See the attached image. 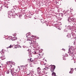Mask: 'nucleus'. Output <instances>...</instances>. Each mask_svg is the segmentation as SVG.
Returning a JSON list of instances; mask_svg holds the SVG:
<instances>
[{
	"label": "nucleus",
	"mask_w": 76,
	"mask_h": 76,
	"mask_svg": "<svg viewBox=\"0 0 76 76\" xmlns=\"http://www.w3.org/2000/svg\"><path fill=\"white\" fill-rule=\"evenodd\" d=\"M75 69H76V68H75Z\"/></svg>",
	"instance_id": "c9c22d12"
},
{
	"label": "nucleus",
	"mask_w": 76,
	"mask_h": 76,
	"mask_svg": "<svg viewBox=\"0 0 76 76\" xmlns=\"http://www.w3.org/2000/svg\"><path fill=\"white\" fill-rule=\"evenodd\" d=\"M0 67H1V66H0Z\"/></svg>",
	"instance_id": "58836bf2"
},
{
	"label": "nucleus",
	"mask_w": 76,
	"mask_h": 76,
	"mask_svg": "<svg viewBox=\"0 0 76 76\" xmlns=\"http://www.w3.org/2000/svg\"><path fill=\"white\" fill-rule=\"evenodd\" d=\"M20 15H19V17H20Z\"/></svg>",
	"instance_id": "473e14b6"
},
{
	"label": "nucleus",
	"mask_w": 76,
	"mask_h": 76,
	"mask_svg": "<svg viewBox=\"0 0 76 76\" xmlns=\"http://www.w3.org/2000/svg\"><path fill=\"white\" fill-rule=\"evenodd\" d=\"M8 48H12V45H10V46Z\"/></svg>",
	"instance_id": "a211bd4d"
},
{
	"label": "nucleus",
	"mask_w": 76,
	"mask_h": 76,
	"mask_svg": "<svg viewBox=\"0 0 76 76\" xmlns=\"http://www.w3.org/2000/svg\"><path fill=\"white\" fill-rule=\"evenodd\" d=\"M35 42H35V41H33V44H35Z\"/></svg>",
	"instance_id": "aec40b11"
},
{
	"label": "nucleus",
	"mask_w": 76,
	"mask_h": 76,
	"mask_svg": "<svg viewBox=\"0 0 76 76\" xmlns=\"http://www.w3.org/2000/svg\"><path fill=\"white\" fill-rule=\"evenodd\" d=\"M45 61L46 62H47V61L46 60H45Z\"/></svg>",
	"instance_id": "c85d7f7f"
},
{
	"label": "nucleus",
	"mask_w": 76,
	"mask_h": 76,
	"mask_svg": "<svg viewBox=\"0 0 76 76\" xmlns=\"http://www.w3.org/2000/svg\"><path fill=\"white\" fill-rule=\"evenodd\" d=\"M50 66H51V67H56V66H55V65H50Z\"/></svg>",
	"instance_id": "2eb2a0df"
},
{
	"label": "nucleus",
	"mask_w": 76,
	"mask_h": 76,
	"mask_svg": "<svg viewBox=\"0 0 76 76\" xmlns=\"http://www.w3.org/2000/svg\"><path fill=\"white\" fill-rule=\"evenodd\" d=\"M2 52H3V50H2Z\"/></svg>",
	"instance_id": "2f4dec72"
},
{
	"label": "nucleus",
	"mask_w": 76,
	"mask_h": 76,
	"mask_svg": "<svg viewBox=\"0 0 76 76\" xmlns=\"http://www.w3.org/2000/svg\"><path fill=\"white\" fill-rule=\"evenodd\" d=\"M52 76H56V74L55 72H53L52 74Z\"/></svg>",
	"instance_id": "1a4fd4ad"
},
{
	"label": "nucleus",
	"mask_w": 76,
	"mask_h": 76,
	"mask_svg": "<svg viewBox=\"0 0 76 76\" xmlns=\"http://www.w3.org/2000/svg\"><path fill=\"white\" fill-rule=\"evenodd\" d=\"M12 37L11 36H10L8 38V39L9 40H12Z\"/></svg>",
	"instance_id": "0eeeda50"
},
{
	"label": "nucleus",
	"mask_w": 76,
	"mask_h": 76,
	"mask_svg": "<svg viewBox=\"0 0 76 76\" xmlns=\"http://www.w3.org/2000/svg\"><path fill=\"white\" fill-rule=\"evenodd\" d=\"M27 75H29V74H28Z\"/></svg>",
	"instance_id": "f704fd0d"
},
{
	"label": "nucleus",
	"mask_w": 76,
	"mask_h": 76,
	"mask_svg": "<svg viewBox=\"0 0 76 76\" xmlns=\"http://www.w3.org/2000/svg\"><path fill=\"white\" fill-rule=\"evenodd\" d=\"M12 63H10V62H7L6 63V65L7 66V67H12L13 65L11 64Z\"/></svg>",
	"instance_id": "f03ea898"
},
{
	"label": "nucleus",
	"mask_w": 76,
	"mask_h": 76,
	"mask_svg": "<svg viewBox=\"0 0 76 76\" xmlns=\"http://www.w3.org/2000/svg\"><path fill=\"white\" fill-rule=\"evenodd\" d=\"M71 70H72V69H71Z\"/></svg>",
	"instance_id": "e433bc0d"
},
{
	"label": "nucleus",
	"mask_w": 76,
	"mask_h": 76,
	"mask_svg": "<svg viewBox=\"0 0 76 76\" xmlns=\"http://www.w3.org/2000/svg\"><path fill=\"white\" fill-rule=\"evenodd\" d=\"M69 73H72L71 72V71H70V72H69Z\"/></svg>",
	"instance_id": "cd10ccee"
},
{
	"label": "nucleus",
	"mask_w": 76,
	"mask_h": 76,
	"mask_svg": "<svg viewBox=\"0 0 76 76\" xmlns=\"http://www.w3.org/2000/svg\"><path fill=\"white\" fill-rule=\"evenodd\" d=\"M34 54H36V52H34Z\"/></svg>",
	"instance_id": "a878e982"
},
{
	"label": "nucleus",
	"mask_w": 76,
	"mask_h": 76,
	"mask_svg": "<svg viewBox=\"0 0 76 76\" xmlns=\"http://www.w3.org/2000/svg\"><path fill=\"white\" fill-rule=\"evenodd\" d=\"M69 35H67V37H68V36H69Z\"/></svg>",
	"instance_id": "7c9ffc66"
},
{
	"label": "nucleus",
	"mask_w": 76,
	"mask_h": 76,
	"mask_svg": "<svg viewBox=\"0 0 76 76\" xmlns=\"http://www.w3.org/2000/svg\"><path fill=\"white\" fill-rule=\"evenodd\" d=\"M65 14L66 15H66H69V13H67V12H65Z\"/></svg>",
	"instance_id": "4468645a"
},
{
	"label": "nucleus",
	"mask_w": 76,
	"mask_h": 76,
	"mask_svg": "<svg viewBox=\"0 0 76 76\" xmlns=\"http://www.w3.org/2000/svg\"><path fill=\"white\" fill-rule=\"evenodd\" d=\"M73 18H72V19H71V20H72V21H73Z\"/></svg>",
	"instance_id": "bb28decb"
},
{
	"label": "nucleus",
	"mask_w": 76,
	"mask_h": 76,
	"mask_svg": "<svg viewBox=\"0 0 76 76\" xmlns=\"http://www.w3.org/2000/svg\"><path fill=\"white\" fill-rule=\"evenodd\" d=\"M43 63L44 64V65H45V64H46V63H44V62H43Z\"/></svg>",
	"instance_id": "393cba45"
},
{
	"label": "nucleus",
	"mask_w": 76,
	"mask_h": 76,
	"mask_svg": "<svg viewBox=\"0 0 76 76\" xmlns=\"http://www.w3.org/2000/svg\"><path fill=\"white\" fill-rule=\"evenodd\" d=\"M37 71H40L41 70V68L39 67H38L37 69Z\"/></svg>",
	"instance_id": "6e6552de"
},
{
	"label": "nucleus",
	"mask_w": 76,
	"mask_h": 76,
	"mask_svg": "<svg viewBox=\"0 0 76 76\" xmlns=\"http://www.w3.org/2000/svg\"><path fill=\"white\" fill-rule=\"evenodd\" d=\"M31 37H32L34 38V36H31Z\"/></svg>",
	"instance_id": "b1692460"
},
{
	"label": "nucleus",
	"mask_w": 76,
	"mask_h": 76,
	"mask_svg": "<svg viewBox=\"0 0 76 76\" xmlns=\"http://www.w3.org/2000/svg\"><path fill=\"white\" fill-rule=\"evenodd\" d=\"M9 73V71H8L7 72V74H8V73Z\"/></svg>",
	"instance_id": "6ab92c4d"
},
{
	"label": "nucleus",
	"mask_w": 76,
	"mask_h": 76,
	"mask_svg": "<svg viewBox=\"0 0 76 76\" xmlns=\"http://www.w3.org/2000/svg\"><path fill=\"white\" fill-rule=\"evenodd\" d=\"M21 46H20V45H18L17 46V48H21Z\"/></svg>",
	"instance_id": "9b49d317"
},
{
	"label": "nucleus",
	"mask_w": 76,
	"mask_h": 76,
	"mask_svg": "<svg viewBox=\"0 0 76 76\" xmlns=\"http://www.w3.org/2000/svg\"><path fill=\"white\" fill-rule=\"evenodd\" d=\"M56 68V67H52L51 68L50 70L52 72H53L54 69H55V68Z\"/></svg>",
	"instance_id": "20e7f679"
},
{
	"label": "nucleus",
	"mask_w": 76,
	"mask_h": 76,
	"mask_svg": "<svg viewBox=\"0 0 76 76\" xmlns=\"http://www.w3.org/2000/svg\"><path fill=\"white\" fill-rule=\"evenodd\" d=\"M47 26H48V25H47Z\"/></svg>",
	"instance_id": "4c0bfd02"
},
{
	"label": "nucleus",
	"mask_w": 76,
	"mask_h": 76,
	"mask_svg": "<svg viewBox=\"0 0 76 76\" xmlns=\"http://www.w3.org/2000/svg\"><path fill=\"white\" fill-rule=\"evenodd\" d=\"M17 39V38L15 37H14L12 38V41H15V40H16Z\"/></svg>",
	"instance_id": "39448f33"
},
{
	"label": "nucleus",
	"mask_w": 76,
	"mask_h": 76,
	"mask_svg": "<svg viewBox=\"0 0 76 76\" xmlns=\"http://www.w3.org/2000/svg\"><path fill=\"white\" fill-rule=\"evenodd\" d=\"M41 58V56H39L38 57V58Z\"/></svg>",
	"instance_id": "f3484780"
},
{
	"label": "nucleus",
	"mask_w": 76,
	"mask_h": 76,
	"mask_svg": "<svg viewBox=\"0 0 76 76\" xmlns=\"http://www.w3.org/2000/svg\"><path fill=\"white\" fill-rule=\"evenodd\" d=\"M28 66V65H26V66H21V67H22V66H25L26 67V66Z\"/></svg>",
	"instance_id": "412c9836"
},
{
	"label": "nucleus",
	"mask_w": 76,
	"mask_h": 76,
	"mask_svg": "<svg viewBox=\"0 0 76 76\" xmlns=\"http://www.w3.org/2000/svg\"><path fill=\"white\" fill-rule=\"evenodd\" d=\"M26 37H28V36H27Z\"/></svg>",
	"instance_id": "72a5a7b5"
},
{
	"label": "nucleus",
	"mask_w": 76,
	"mask_h": 76,
	"mask_svg": "<svg viewBox=\"0 0 76 76\" xmlns=\"http://www.w3.org/2000/svg\"><path fill=\"white\" fill-rule=\"evenodd\" d=\"M69 52L68 53H69V56H72V58H74L75 57V56L73 55V49H72V48H69Z\"/></svg>",
	"instance_id": "f257e3e1"
},
{
	"label": "nucleus",
	"mask_w": 76,
	"mask_h": 76,
	"mask_svg": "<svg viewBox=\"0 0 76 76\" xmlns=\"http://www.w3.org/2000/svg\"><path fill=\"white\" fill-rule=\"evenodd\" d=\"M44 69H45V70H47V69H48V67H46L45 68H44Z\"/></svg>",
	"instance_id": "f8f14e48"
},
{
	"label": "nucleus",
	"mask_w": 76,
	"mask_h": 76,
	"mask_svg": "<svg viewBox=\"0 0 76 76\" xmlns=\"http://www.w3.org/2000/svg\"><path fill=\"white\" fill-rule=\"evenodd\" d=\"M40 55H41V54H37V56L38 57H39V56H40Z\"/></svg>",
	"instance_id": "dca6fc26"
},
{
	"label": "nucleus",
	"mask_w": 76,
	"mask_h": 76,
	"mask_svg": "<svg viewBox=\"0 0 76 76\" xmlns=\"http://www.w3.org/2000/svg\"><path fill=\"white\" fill-rule=\"evenodd\" d=\"M27 41H28V42L29 44L30 45L32 44V40H31V39H28V40H27Z\"/></svg>",
	"instance_id": "7ed1b4c3"
},
{
	"label": "nucleus",
	"mask_w": 76,
	"mask_h": 76,
	"mask_svg": "<svg viewBox=\"0 0 76 76\" xmlns=\"http://www.w3.org/2000/svg\"><path fill=\"white\" fill-rule=\"evenodd\" d=\"M30 34H31V33L30 32L28 33V34H27L26 35H28V34H29V35H30Z\"/></svg>",
	"instance_id": "4be33fe9"
},
{
	"label": "nucleus",
	"mask_w": 76,
	"mask_h": 76,
	"mask_svg": "<svg viewBox=\"0 0 76 76\" xmlns=\"http://www.w3.org/2000/svg\"><path fill=\"white\" fill-rule=\"evenodd\" d=\"M13 72H14L13 71H12V70L11 71V74H13Z\"/></svg>",
	"instance_id": "ddd939ff"
},
{
	"label": "nucleus",
	"mask_w": 76,
	"mask_h": 76,
	"mask_svg": "<svg viewBox=\"0 0 76 76\" xmlns=\"http://www.w3.org/2000/svg\"><path fill=\"white\" fill-rule=\"evenodd\" d=\"M30 38H32V39L34 38H31V37H30Z\"/></svg>",
	"instance_id": "c756f323"
},
{
	"label": "nucleus",
	"mask_w": 76,
	"mask_h": 76,
	"mask_svg": "<svg viewBox=\"0 0 76 76\" xmlns=\"http://www.w3.org/2000/svg\"><path fill=\"white\" fill-rule=\"evenodd\" d=\"M1 60H4L6 58L4 56H2L1 57Z\"/></svg>",
	"instance_id": "423d86ee"
},
{
	"label": "nucleus",
	"mask_w": 76,
	"mask_h": 76,
	"mask_svg": "<svg viewBox=\"0 0 76 76\" xmlns=\"http://www.w3.org/2000/svg\"><path fill=\"white\" fill-rule=\"evenodd\" d=\"M71 37V36H70V34H69V37H68V38H70V37Z\"/></svg>",
	"instance_id": "5701e85b"
},
{
	"label": "nucleus",
	"mask_w": 76,
	"mask_h": 76,
	"mask_svg": "<svg viewBox=\"0 0 76 76\" xmlns=\"http://www.w3.org/2000/svg\"><path fill=\"white\" fill-rule=\"evenodd\" d=\"M29 60L31 62H33L34 61V60H32V58H30V59Z\"/></svg>",
	"instance_id": "9d476101"
}]
</instances>
